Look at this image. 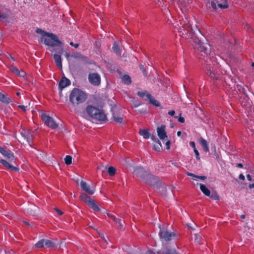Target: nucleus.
Segmentation results:
<instances>
[{
  "label": "nucleus",
  "instance_id": "obj_1",
  "mask_svg": "<svg viewBox=\"0 0 254 254\" xmlns=\"http://www.w3.org/2000/svg\"><path fill=\"white\" fill-rule=\"evenodd\" d=\"M44 42V44L48 46L47 49L51 52H56L59 54L63 52V43L59 39L57 35L51 33L47 34L45 37H42L40 42Z\"/></svg>",
  "mask_w": 254,
  "mask_h": 254
},
{
  "label": "nucleus",
  "instance_id": "obj_2",
  "mask_svg": "<svg viewBox=\"0 0 254 254\" xmlns=\"http://www.w3.org/2000/svg\"><path fill=\"white\" fill-rule=\"evenodd\" d=\"M181 26H179L178 30L180 36L185 39L191 40V42L194 41V38H198V34H201L199 29L195 25V27L193 28L189 23L183 24L180 23Z\"/></svg>",
  "mask_w": 254,
  "mask_h": 254
},
{
  "label": "nucleus",
  "instance_id": "obj_3",
  "mask_svg": "<svg viewBox=\"0 0 254 254\" xmlns=\"http://www.w3.org/2000/svg\"><path fill=\"white\" fill-rule=\"evenodd\" d=\"M194 38V41L192 44H193L196 56L199 59H203L205 62H208V57L209 55L210 49V46L205 45L201 42L199 37Z\"/></svg>",
  "mask_w": 254,
  "mask_h": 254
},
{
  "label": "nucleus",
  "instance_id": "obj_4",
  "mask_svg": "<svg viewBox=\"0 0 254 254\" xmlns=\"http://www.w3.org/2000/svg\"><path fill=\"white\" fill-rule=\"evenodd\" d=\"M86 99V94L77 88H74L71 90L69 96V100L74 106L83 103Z\"/></svg>",
  "mask_w": 254,
  "mask_h": 254
},
{
  "label": "nucleus",
  "instance_id": "obj_5",
  "mask_svg": "<svg viewBox=\"0 0 254 254\" xmlns=\"http://www.w3.org/2000/svg\"><path fill=\"white\" fill-rule=\"evenodd\" d=\"M86 111L90 117L98 122L103 123L107 120V116L103 111L93 106H87Z\"/></svg>",
  "mask_w": 254,
  "mask_h": 254
},
{
  "label": "nucleus",
  "instance_id": "obj_6",
  "mask_svg": "<svg viewBox=\"0 0 254 254\" xmlns=\"http://www.w3.org/2000/svg\"><path fill=\"white\" fill-rule=\"evenodd\" d=\"M144 182L153 187L154 189L158 190L161 193H163L166 190V187L159 178L152 175L151 173L149 174Z\"/></svg>",
  "mask_w": 254,
  "mask_h": 254
},
{
  "label": "nucleus",
  "instance_id": "obj_7",
  "mask_svg": "<svg viewBox=\"0 0 254 254\" xmlns=\"http://www.w3.org/2000/svg\"><path fill=\"white\" fill-rule=\"evenodd\" d=\"M159 236L162 243H164L173 240L176 236V234L174 232H169L166 228L163 227L160 228Z\"/></svg>",
  "mask_w": 254,
  "mask_h": 254
},
{
  "label": "nucleus",
  "instance_id": "obj_8",
  "mask_svg": "<svg viewBox=\"0 0 254 254\" xmlns=\"http://www.w3.org/2000/svg\"><path fill=\"white\" fill-rule=\"evenodd\" d=\"M149 173V172L141 166H137L134 168L132 171L133 175L139 178L143 182L145 181Z\"/></svg>",
  "mask_w": 254,
  "mask_h": 254
},
{
  "label": "nucleus",
  "instance_id": "obj_9",
  "mask_svg": "<svg viewBox=\"0 0 254 254\" xmlns=\"http://www.w3.org/2000/svg\"><path fill=\"white\" fill-rule=\"evenodd\" d=\"M41 118L44 124L52 129H56L58 127V125L55 121L51 117L45 114H43Z\"/></svg>",
  "mask_w": 254,
  "mask_h": 254
},
{
  "label": "nucleus",
  "instance_id": "obj_10",
  "mask_svg": "<svg viewBox=\"0 0 254 254\" xmlns=\"http://www.w3.org/2000/svg\"><path fill=\"white\" fill-rule=\"evenodd\" d=\"M206 69L207 74L213 80H218L220 77V75L215 70L214 64H206Z\"/></svg>",
  "mask_w": 254,
  "mask_h": 254
},
{
  "label": "nucleus",
  "instance_id": "obj_11",
  "mask_svg": "<svg viewBox=\"0 0 254 254\" xmlns=\"http://www.w3.org/2000/svg\"><path fill=\"white\" fill-rule=\"evenodd\" d=\"M112 118L117 123L123 124V119L121 116V110L118 107H114L112 108Z\"/></svg>",
  "mask_w": 254,
  "mask_h": 254
},
{
  "label": "nucleus",
  "instance_id": "obj_12",
  "mask_svg": "<svg viewBox=\"0 0 254 254\" xmlns=\"http://www.w3.org/2000/svg\"><path fill=\"white\" fill-rule=\"evenodd\" d=\"M88 80L91 84L98 86L100 84L101 77L97 73H90L88 75Z\"/></svg>",
  "mask_w": 254,
  "mask_h": 254
},
{
  "label": "nucleus",
  "instance_id": "obj_13",
  "mask_svg": "<svg viewBox=\"0 0 254 254\" xmlns=\"http://www.w3.org/2000/svg\"><path fill=\"white\" fill-rule=\"evenodd\" d=\"M0 153L9 162L13 161L15 159L13 153L10 150L4 149L1 146H0Z\"/></svg>",
  "mask_w": 254,
  "mask_h": 254
},
{
  "label": "nucleus",
  "instance_id": "obj_14",
  "mask_svg": "<svg viewBox=\"0 0 254 254\" xmlns=\"http://www.w3.org/2000/svg\"><path fill=\"white\" fill-rule=\"evenodd\" d=\"M80 187L81 189L89 194H93L95 192V189L91 187L86 182L81 181L80 182Z\"/></svg>",
  "mask_w": 254,
  "mask_h": 254
},
{
  "label": "nucleus",
  "instance_id": "obj_15",
  "mask_svg": "<svg viewBox=\"0 0 254 254\" xmlns=\"http://www.w3.org/2000/svg\"><path fill=\"white\" fill-rule=\"evenodd\" d=\"M70 84L71 82L69 79L65 76L62 77L59 82V88L60 90V94L62 93L63 89L68 86Z\"/></svg>",
  "mask_w": 254,
  "mask_h": 254
},
{
  "label": "nucleus",
  "instance_id": "obj_16",
  "mask_svg": "<svg viewBox=\"0 0 254 254\" xmlns=\"http://www.w3.org/2000/svg\"><path fill=\"white\" fill-rule=\"evenodd\" d=\"M157 135L160 139L163 140L167 137L166 132V126L161 125L160 127L157 128Z\"/></svg>",
  "mask_w": 254,
  "mask_h": 254
},
{
  "label": "nucleus",
  "instance_id": "obj_17",
  "mask_svg": "<svg viewBox=\"0 0 254 254\" xmlns=\"http://www.w3.org/2000/svg\"><path fill=\"white\" fill-rule=\"evenodd\" d=\"M0 163L8 170L16 172H18L19 170V168L13 166L9 162H8L6 160L4 159H0Z\"/></svg>",
  "mask_w": 254,
  "mask_h": 254
},
{
  "label": "nucleus",
  "instance_id": "obj_18",
  "mask_svg": "<svg viewBox=\"0 0 254 254\" xmlns=\"http://www.w3.org/2000/svg\"><path fill=\"white\" fill-rule=\"evenodd\" d=\"M61 54H62L58 53V54H54L53 55L54 60L56 65L61 69L62 68Z\"/></svg>",
  "mask_w": 254,
  "mask_h": 254
},
{
  "label": "nucleus",
  "instance_id": "obj_19",
  "mask_svg": "<svg viewBox=\"0 0 254 254\" xmlns=\"http://www.w3.org/2000/svg\"><path fill=\"white\" fill-rule=\"evenodd\" d=\"M109 216L110 217H111L112 218V219L113 220V221L115 222V223L117 225V227L118 228L122 229L124 228V221L120 219L116 218L115 216H114L113 215H110Z\"/></svg>",
  "mask_w": 254,
  "mask_h": 254
},
{
  "label": "nucleus",
  "instance_id": "obj_20",
  "mask_svg": "<svg viewBox=\"0 0 254 254\" xmlns=\"http://www.w3.org/2000/svg\"><path fill=\"white\" fill-rule=\"evenodd\" d=\"M80 199L84 202L87 203L88 204L90 201H91L93 199H92L89 196H88L86 193L82 192L81 193L79 196Z\"/></svg>",
  "mask_w": 254,
  "mask_h": 254
},
{
  "label": "nucleus",
  "instance_id": "obj_21",
  "mask_svg": "<svg viewBox=\"0 0 254 254\" xmlns=\"http://www.w3.org/2000/svg\"><path fill=\"white\" fill-rule=\"evenodd\" d=\"M139 134L146 139L149 138L151 136L148 129H140Z\"/></svg>",
  "mask_w": 254,
  "mask_h": 254
},
{
  "label": "nucleus",
  "instance_id": "obj_22",
  "mask_svg": "<svg viewBox=\"0 0 254 254\" xmlns=\"http://www.w3.org/2000/svg\"><path fill=\"white\" fill-rule=\"evenodd\" d=\"M137 95L142 98H144L145 100H148L149 98L151 97V94L147 91H139L137 93Z\"/></svg>",
  "mask_w": 254,
  "mask_h": 254
},
{
  "label": "nucleus",
  "instance_id": "obj_23",
  "mask_svg": "<svg viewBox=\"0 0 254 254\" xmlns=\"http://www.w3.org/2000/svg\"><path fill=\"white\" fill-rule=\"evenodd\" d=\"M199 186L200 190L202 193L207 196H209L211 192L210 190L203 184H200Z\"/></svg>",
  "mask_w": 254,
  "mask_h": 254
},
{
  "label": "nucleus",
  "instance_id": "obj_24",
  "mask_svg": "<svg viewBox=\"0 0 254 254\" xmlns=\"http://www.w3.org/2000/svg\"><path fill=\"white\" fill-rule=\"evenodd\" d=\"M217 6L221 9L227 8L228 7V4L227 0H220L217 1Z\"/></svg>",
  "mask_w": 254,
  "mask_h": 254
},
{
  "label": "nucleus",
  "instance_id": "obj_25",
  "mask_svg": "<svg viewBox=\"0 0 254 254\" xmlns=\"http://www.w3.org/2000/svg\"><path fill=\"white\" fill-rule=\"evenodd\" d=\"M0 101L5 104H9L11 100L6 95L0 92Z\"/></svg>",
  "mask_w": 254,
  "mask_h": 254
},
{
  "label": "nucleus",
  "instance_id": "obj_26",
  "mask_svg": "<svg viewBox=\"0 0 254 254\" xmlns=\"http://www.w3.org/2000/svg\"><path fill=\"white\" fill-rule=\"evenodd\" d=\"M88 206L93 209L94 211L99 212L100 211V209L99 207L98 204L95 202V201L92 199L90 202L88 204Z\"/></svg>",
  "mask_w": 254,
  "mask_h": 254
},
{
  "label": "nucleus",
  "instance_id": "obj_27",
  "mask_svg": "<svg viewBox=\"0 0 254 254\" xmlns=\"http://www.w3.org/2000/svg\"><path fill=\"white\" fill-rule=\"evenodd\" d=\"M122 81L125 83V84H130L131 82V78L129 76V75L127 74H125L123 75L122 77Z\"/></svg>",
  "mask_w": 254,
  "mask_h": 254
},
{
  "label": "nucleus",
  "instance_id": "obj_28",
  "mask_svg": "<svg viewBox=\"0 0 254 254\" xmlns=\"http://www.w3.org/2000/svg\"><path fill=\"white\" fill-rule=\"evenodd\" d=\"M106 169L110 176H113L116 174V169L113 166H110L108 168L106 167Z\"/></svg>",
  "mask_w": 254,
  "mask_h": 254
},
{
  "label": "nucleus",
  "instance_id": "obj_29",
  "mask_svg": "<svg viewBox=\"0 0 254 254\" xmlns=\"http://www.w3.org/2000/svg\"><path fill=\"white\" fill-rule=\"evenodd\" d=\"M148 100L149 101L150 104L155 107H159L160 106L159 102L156 100H155L151 95V97L149 98Z\"/></svg>",
  "mask_w": 254,
  "mask_h": 254
},
{
  "label": "nucleus",
  "instance_id": "obj_30",
  "mask_svg": "<svg viewBox=\"0 0 254 254\" xmlns=\"http://www.w3.org/2000/svg\"><path fill=\"white\" fill-rule=\"evenodd\" d=\"M186 174L189 176L193 177L200 179L201 180H204L207 178V177L205 176H197L191 173H190L189 172H187Z\"/></svg>",
  "mask_w": 254,
  "mask_h": 254
},
{
  "label": "nucleus",
  "instance_id": "obj_31",
  "mask_svg": "<svg viewBox=\"0 0 254 254\" xmlns=\"http://www.w3.org/2000/svg\"><path fill=\"white\" fill-rule=\"evenodd\" d=\"M112 48L117 55L119 56L121 55V52L120 50L119 45L116 42L114 43V45Z\"/></svg>",
  "mask_w": 254,
  "mask_h": 254
},
{
  "label": "nucleus",
  "instance_id": "obj_32",
  "mask_svg": "<svg viewBox=\"0 0 254 254\" xmlns=\"http://www.w3.org/2000/svg\"><path fill=\"white\" fill-rule=\"evenodd\" d=\"M45 246L46 248H54L55 247V244L50 240L45 239Z\"/></svg>",
  "mask_w": 254,
  "mask_h": 254
},
{
  "label": "nucleus",
  "instance_id": "obj_33",
  "mask_svg": "<svg viewBox=\"0 0 254 254\" xmlns=\"http://www.w3.org/2000/svg\"><path fill=\"white\" fill-rule=\"evenodd\" d=\"M25 139H26L29 145L31 146L33 144V141H32L33 135L31 131L28 134V135L26 136V137L25 138Z\"/></svg>",
  "mask_w": 254,
  "mask_h": 254
},
{
  "label": "nucleus",
  "instance_id": "obj_34",
  "mask_svg": "<svg viewBox=\"0 0 254 254\" xmlns=\"http://www.w3.org/2000/svg\"><path fill=\"white\" fill-rule=\"evenodd\" d=\"M45 246V239L40 240L35 244V247L37 248H42Z\"/></svg>",
  "mask_w": 254,
  "mask_h": 254
},
{
  "label": "nucleus",
  "instance_id": "obj_35",
  "mask_svg": "<svg viewBox=\"0 0 254 254\" xmlns=\"http://www.w3.org/2000/svg\"><path fill=\"white\" fill-rule=\"evenodd\" d=\"M153 149L157 151H160L162 149V145L160 141L155 143L153 145Z\"/></svg>",
  "mask_w": 254,
  "mask_h": 254
},
{
  "label": "nucleus",
  "instance_id": "obj_36",
  "mask_svg": "<svg viewBox=\"0 0 254 254\" xmlns=\"http://www.w3.org/2000/svg\"><path fill=\"white\" fill-rule=\"evenodd\" d=\"M36 32L38 34H40L42 36V37H45L47 36V34L49 33V32H46L40 28H37L36 30Z\"/></svg>",
  "mask_w": 254,
  "mask_h": 254
},
{
  "label": "nucleus",
  "instance_id": "obj_37",
  "mask_svg": "<svg viewBox=\"0 0 254 254\" xmlns=\"http://www.w3.org/2000/svg\"><path fill=\"white\" fill-rule=\"evenodd\" d=\"M64 162L67 165H70L72 163V157L70 155H66L64 158Z\"/></svg>",
  "mask_w": 254,
  "mask_h": 254
},
{
  "label": "nucleus",
  "instance_id": "obj_38",
  "mask_svg": "<svg viewBox=\"0 0 254 254\" xmlns=\"http://www.w3.org/2000/svg\"><path fill=\"white\" fill-rule=\"evenodd\" d=\"M71 57L74 59H85V57L83 56L82 54L78 53H75L73 54Z\"/></svg>",
  "mask_w": 254,
  "mask_h": 254
},
{
  "label": "nucleus",
  "instance_id": "obj_39",
  "mask_svg": "<svg viewBox=\"0 0 254 254\" xmlns=\"http://www.w3.org/2000/svg\"><path fill=\"white\" fill-rule=\"evenodd\" d=\"M201 236L198 234H195L194 235V242L197 244H200L201 243Z\"/></svg>",
  "mask_w": 254,
  "mask_h": 254
},
{
  "label": "nucleus",
  "instance_id": "obj_40",
  "mask_svg": "<svg viewBox=\"0 0 254 254\" xmlns=\"http://www.w3.org/2000/svg\"><path fill=\"white\" fill-rule=\"evenodd\" d=\"M164 253L165 254H177L175 248L172 249H167Z\"/></svg>",
  "mask_w": 254,
  "mask_h": 254
},
{
  "label": "nucleus",
  "instance_id": "obj_41",
  "mask_svg": "<svg viewBox=\"0 0 254 254\" xmlns=\"http://www.w3.org/2000/svg\"><path fill=\"white\" fill-rule=\"evenodd\" d=\"M210 198L217 200L219 199V197L216 193H210V195L208 196Z\"/></svg>",
  "mask_w": 254,
  "mask_h": 254
},
{
  "label": "nucleus",
  "instance_id": "obj_42",
  "mask_svg": "<svg viewBox=\"0 0 254 254\" xmlns=\"http://www.w3.org/2000/svg\"><path fill=\"white\" fill-rule=\"evenodd\" d=\"M9 69L12 71L13 72V73H14L15 74H17V73L19 71V70L16 67H15L13 65H10L9 66Z\"/></svg>",
  "mask_w": 254,
  "mask_h": 254
},
{
  "label": "nucleus",
  "instance_id": "obj_43",
  "mask_svg": "<svg viewBox=\"0 0 254 254\" xmlns=\"http://www.w3.org/2000/svg\"><path fill=\"white\" fill-rule=\"evenodd\" d=\"M200 144L202 147H206V146L208 145L207 141L205 139H204L202 138H200Z\"/></svg>",
  "mask_w": 254,
  "mask_h": 254
},
{
  "label": "nucleus",
  "instance_id": "obj_44",
  "mask_svg": "<svg viewBox=\"0 0 254 254\" xmlns=\"http://www.w3.org/2000/svg\"><path fill=\"white\" fill-rule=\"evenodd\" d=\"M150 137L155 143L159 142L160 141L158 138L154 134H151Z\"/></svg>",
  "mask_w": 254,
  "mask_h": 254
},
{
  "label": "nucleus",
  "instance_id": "obj_45",
  "mask_svg": "<svg viewBox=\"0 0 254 254\" xmlns=\"http://www.w3.org/2000/svg\"><path fill=\"white\" fill-rule=\"evenodd\" d=\"M237 88H238V89L239 90L240 92H242L244 94H246V90H245V89L243 87H242L241 85H238Z\"/></svg>",
  "mask_w": 254,
  "mask_h": 254
},
{
  "label": "nucleus",
  "instance_id": "obj_46",
  "mask_svg": "<svg viewBox=\"0 0 254 254\" xmlns=\"http://www.w3.org/2000/svg\"><path fill=\"white\" fill-rule=\"evenodd\" d=\"M139 67H140V70H141L142 71L144 75L146 76H147V71L145 70L143 65L142 64H140Z\"/></svg>",
  "mask_w": 254,
  "mask_h": 254
},
{
  "label": "nucleus",
  "instance_id": "obj_47",
  "mask_svg": "<svg viewBox=\"0 0 254 254\" xmlns=\"http://www.w3.org/2000/svg\"><path fill=\"white\" fill-rule=\"evenodd\" d=\"M30 132V131H28L27 132H26V131H23L21 132L20 134L25 138L26 137V136L28 135Z\"/></svg>",
  "mask_w": 254,
  "mask_h": 254
},
{
  "label": "nucleus",
  "instance_id": "obj_48",
  "mask_svg": "<svg viewBox=\"0 0 254 254\" xmlns=\"http://www.w3.org/2000/svg\"><path fill=\"white\" fill-rule=\"evenodd\" d=\"M145 254H159V252H156L152 250H149L146 252Z\"/></svg>",
  "mask_w": 254,
  "mask_h": 254
},
{
  "label": "nucleus",
  "instance_id": "obj_49",
  "mask_svg": "<svg viewBox=\"0 0 254 254\" xmlns=\"http://www.w3.org/2000/svg\"><path fill=\"white\" fill-rule=\"evenodd\" d=\"M20 77H24L25 75V73L22 70H19L18 72L16 74Z\"/></svg>",
  "mask_w": 254,
  "mask_h": 254
},
{
  "label": "nucleus",
  "instance_id": "obj_50",
  "mask_svg": "<svg viewBox=\"0 0 254 254\" xmlns=\"http://www.w3.org/2000/svg\"><path fill=\"white\" fill-rule=\"evenodd\" d=\"M193 151L195 154L196 158L197 160H199L200 158H199V153L198 151L196 149H194Z\"/></svg>",
  "mask_w": 254,
  "mask_h": 254
},
{
  "label": "nucleus",
  "instance_id": "obj_51",
  "mask_svg": "<svg viewBox=\"0 0 254 254\" xmlns=\"http://www.w3.org/2000/svg\"><path fill=\"white\" fill-rule=\"evenodd\" d=\"M211 6L214 9V10H216L217 9V3H216V2H214V1H212L211 2Z\"/></svg>",
  "mask_w": 254,
  "mask_h": 254
},
{
  "label": "nucleus",
  "instance_id": "obj_52",
  "mask_svg": "<svg viewBox=\"0 0 254 254\" xmlns=\"http://www.w3.org/2000/svg\"><path fill=\"white\" fill-rule=\"evenodd\" d=\"M18 107L21 109L24 112H26L27 111V107L24 105H18Z\"/></svg>",
  "mask_w": 254,
  "mask_h": 254
},
{
  "label": "nucleus",
  "instance_id": "obj_53",
  "mask_svg": "<svg viewBox=\"0 0 254 254\" xmlns=\"http://www.w3.org/2000/svg\"><path fill=\"white\" fill-rule=\"evenodd\" d=\"M69 45L72 47H74L75 48H77L79 47V44L78 43L74 44L73 42H70L69 43Z\"/></svg>",
  "mask_w": 254,
  "mask_h": 254
},
{
  "label": "nucleus",
  "instance_id": "obj_54",
  "mask_svg": "<svg viewBox=\"0 0 254 254\" xmlns=\"http://www.w3.org/2000/svg\"><path fill=\"white\" fill-rule=\"evenodd\" d=\"M181 114H180V116L178 118V121L180 123H184L185 122V118L184 117H181Z\"/></svg>",
  "mask_w": 254,
  "mask_h": 254
},
{
  "label": "nucleus",
  "instance_id": "obj_55",
  "mask_svg": "<svg viewBox=\"0 0 254 254\" xmlns=\"http://www.w3.org/2000/svg\"><path fill=\"white\" fill-rule=\"evenodd\" d=\"M54 209L60 215H62L64 214L63 212L58 208H55Z\"/></svg>",
  "mask_w": 254,
  "mask_h": 254
},
{
  "label": "nucleus",
  "instance_id": "obj_56",
  "mask_svg": "<svg viewBox=\"0 0 254 254\" xmlns=\"http://www.w3.org/2000/svg\"><path fill=\"white\" fill-rule=\"evenodd\" d=\"M190 146H191L193 148V150L196 149V148H195V142L194 141L190 142Z\"/></svg>",
  "mask_w": 254,
  "mask_h": 254
},
{
  "label": "nucleus",
  "instance_id": "obj_57",
  "mask_svg": "<svg viewBox=\"0 0 254 254\" xmlns=\"http://www.w3.org/2000/svg\"><path fill=\"white\" fill-rule=\"evenodd\" d=\"M170 144H171V142H170V140H168L166 142V149H170Z\"/></svg>",
  "mask_w": 254,
  "mask_h": 254
},
{
  "label": "nucleus",
  "instance_id": "obj_58",
  "mask_svg": "<svg viewBox=\"0 0 254 254\" xmlns=\"http://www.w3.org/2000/svg\"><path fill=\"white\" fill-rule=\"evenodd\" d=\"M7 17V15L5 13H2L0 14V19H4Z\"/></svg>",
  "mask_w": 254,
  "mask_h": 254
},
{
  "label": "nucleus",
  "instance_id": "obj_59",
  "mask_svg": "<svg viewBox=\"0 0 254 254\" xmlns=\"http://www.w3.org/2000/svg\"><path fill=\"white\" fill-rule=\"evenodd\" d=\"M168 114L171 116H174L175 114V112L174 110H171L169 112H168Z\"/></svg>",
  "mask_w": 254,
  "mask_h": 254
},
{
  "label": "nucleus",
  "instance_id": "obj_60",
  "mask_svg": "<svg viewBox=\"0 0 254 254\" xmlns=\"http://www.w3.org/2000/svg\"><path fill=\"white\" fill-rule=\"evenodd\" d=\"M239 179H240V180H245V176H244L243 174H240V175H239Z\"/></svg>",
  "mask_w": 254,
  "mask_h": 254
},
{
  "label": "nucleus",
  "instance_id": "obj_61",
  "mask_svg": "<svg viewBox=\"0 0 254 254\" xmlns=\"http://www.w3.org/2000/svg\"><path fill=\"white\" fill-rule=\"evenodd\" d=\"M203 149L204 151H205L206 152H209V147H208V145L206 146V147H203Z\"/></svg>",
  "mask_w": 254,
  "mask_h": 254
},
{
  "label": "nucleus",
  "instance_id": "obj_62",
  "mask_svg": "<svg viewBox=\"0 0 254 254\" xmlns=\"http://www.w3.org/2000/svg\"><path fill=\"white\" fill-rule=\"evenodd\" d=\"M246 177L248 181H251L252 180V177L250 174H247Z\"/></svg>",
  "mask_w": 254,
  "mask_h": 254
},
{
  "label": "nucleus",
  "instance_id": "obj_63",
  "mask_svg": "<svg viewBox=\"0 0 254 254\" xmlns=\"http://www.w3.org/2000/svg\"><path fill=\"white\" fill-rule=\"evenodd\" d=\"M140 105H141V103L139 102H138L134 105V107H135V108L139 106H140Z\"/></svg>",
  "mask_w": 254,
  "mask_h": 254
},
{
  "label": "nucleus",
  "instance_id": "obj_64",
  "mask_svg": "<svg viewBox=\"0 0 254 254\" xmlns=\"http://www.w3.org/2000/svg\"><path fill=\"white\" fill-rule=\"evenodd\" d=\"M249 188L250 189L254 188V184H250V185H249Z\"/></svg>",
  "mask_w": 254,
  "mask_h": 254
}]
</instances>
